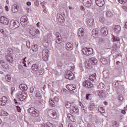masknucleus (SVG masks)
<instances>
[{
  "label": "nucleus",
  "mask_w": 127,
  "mask_h": 127,
  "mask_svg": "<svg viewBox=\"0 0 127 127\" xmlns=\"http://www.w3.org/2000/svg\"><path fill=\"white\" fill-rule=\"evenodd\" d=\"M27 112L34 118H37L39 116V111L33 107L29 108Z\"/></svg>",
  "instance_id": "obj_1"
},
{
  "label": "nucleus",
  "mask_w": 127,
  "mask_h": 127,
  "mask_svg": "<svg viewBox=\"0 0 127 127\" xmlns=\"http://www.w3.org/2000/svg\"><path fill=\"white\" fill-rule=\"evenodd\" d=\"M17 96L20 101H23L26 100L28 95L26 92H22L18 93Z\"/></svg>",
  "instance_id": "obj_2"
},
{
  "label": "nucleus",
  "mask_w": 127,
  "mask_h": 127,
  "mask_svg": "<svg viewBox=\"0 0 127 127\" xmlns=\"http://www.w3.org/2000/svg\"><path fill=\"white\" fill-rule=\"evenodd\" d=\"M34 94L37 98V101H38L40 104L43 103V99H42V95L40 94V91L38 89H36L34 91Z\"/></svg>",
  "instance_id": "obj_3"
},
{
  "label": "nucleus",
  "mask_w": 127,
  "mask_h": 127,
  "mask_svg": "<svg viewBox=\"0 0 127 127\" xmlns=\"http://www.w3.org/2000/svg\"><path fill=\"white\" fill-rule=\"evenodd\" d=\"M43 59L44 61H48L49 57V50L47 49L43 50Z\"/></svg>",
  "instance_id": "obj_4"
},
{
  "label": "nucleus",
  "mask_w": 127,
  "mask_h": 127,
  "mask_svg": "<svg viewBox=\"0 0 127 127\" xmlns=\"http://www.w3.org/2000/svg\"><path fill=\"white\" fill-rule=\"evenodd\" d=\"M65 79H68V80H74L75 79V77L74 76V74L72 72V71L70 70H67L66 74L65 75Z\"/></svg>",
  "instance_id": "obj_5"
},
{
  "label": "nucleus",
  "mask_w": 127,
  "mask_h": 127,
  "mask_svg": "<svg viewBox=\"0 0 127 127\" xmlns=\"http://www.w3.org/2000/svg\"><path fill=\"white\" fill-rule=\"evenodd\" d=\"M83 4L86 7L90 8L93 6V0H83Z\"/></svg>",
  "instance_id": "obj_6"
},
{
  "label": "nucleus",
  "mask_w": 127,
  "mask_h": 127,
  "mask_svg": "<svg viewBox=\"0 0 127 127\" xmlns=\"http://www.w3.org/2000/svg\"><path fill=\"white\" fill-rule=\"evenodd\" d=\"M82 52L84 55H87L89 56L93 54V49L92 48L84 49L82 50Z\"/></svg>",
  "instance_id": "obj_7"
},
{
  "label": "nucleus",
  "mask_w": 127,
  "mask_h": 127,
  "mask_svg": "<svg viewBox=\"0 0 127 127\" xmlns=\"http://www.w3.org/2000/svg\"><path fill=\"white\" fill-rule=\"evenodd\" d=\"M29 33L32 36H35L36 34H40V32L38 29L33 27L30 30Z\"/></svg>",
  "instance_id": "obj_8"
},
{
  "label": "nucleus",
  "mask_w": 127,
  "mask_h": 127,
  "mask_svg": "<svg viewBox=\"0 0 127 127\" xmlns=\"http://www.w3.org/2000/svg\"><path fill=\"white\" fill-rule=\"evenodd\" d=\"M48 114L49 117L52 118V119H56V117H57V113H56V111L53 110H49Z\"/></svg>",
  "instance_id": "obj_9"
},
{
  "label": "nucleus",
  "mask_w": 127,
  "mask_h": 127,
  "mask_svg": "<svg viewBox=\"0 0 127 127\" xmlns=\"http://www.w3.org/2000/svg\"><path fill=\"white\" fill-rule=\"evenodd\" d=\"M108 95L109 93H108V92L105 90H100L98 93V95L100 97V98H107Z\"/></svg>",
  "instance_id": "obj_10"
},
{
  "label": "nucleus",
  "mask_w": 127,
  "mask_h": 127,
  "mask_svg": "<svg viewBox=\"0 0 127 127\" xmlns=\"http://www.w3.org/2000/svg\"><path fill=\"white\" fill-rule=\"evenodd\" d=\"M41 127H56V124L54 123H51L48 122L47 123H44L40 125Z\"/></svg>",
  "instance_id": "obj_11"
},
{
  "label": "nucleus",
  "mask_w": 127,
  "mask_h": 127,
  "mask_svg": "<svg viewBox=\"0 0 127 127\" xmlns=\"http://www.w3.org/2000/svg\"><path fill=\"white\" fill-rule=\"evenodd\" d=\"M83 86L85 88H92L93 87V84L89 80H85L83 82Z\"/></svg>",
  "instance_id": "obj_12"
},
{
  "label": "nucleus",
  "mask_w": 127,
  "mask_h": 127,
  "mask_svg": "<svg viewBox=\"0 0 127 127\" xmlns=\"http://www.w3.org/2000/svg\"><path fill=\"white\" fill-rule=\"evenodd\" d=\"M0 23H2L3 24H5L7 25L8 23H9V21L8 19L5 17H1L0 18Z\"/></svg>",
  "instance_id": "obj_13"
},
{
  "label": "nucleus",
  "mask_w": 127,
  "mask_h": 127,
  "mask_svg": "<svg viewBox=\"0 0 127 127\" xmlns=\"http://www.w3.org/2000/svg\"><path fill=\"white\" fill-rule=\"evenodd\" d=\"M5 59L9 64H12L13 63V58H12V56L11 55H6Z\"/></svg>",
  "instance_id": "obj_14"
},
{
  "label": "nucleus",
  "mask_w": 127,
  "mask_h": 127,
  "mask_svg": "<svg viewBox=\"0 0 127 127\" xmlns=\"http://www.w3.org/2000/svg\"><path fill=\"white\" fill-rule=\"evenodd\" d=\"M58 102H59V98L57 97H55L54 100L52 99H50V104L52 107H54L55 103H58Z\"/></svg>",
  "instance_id": "obj_15"
},
{
  "label": "nucleus",
  "mask_w": 127,
  "mask_h": 127,
  "mask_svg": "<svg viewBox=\"0 0 127 127\" xmlns=\"http://www.w3.org/2000/svg\"><path fill=\"white\" fill-rule=\"evenodd\" d=\"M21 24L23 25H26L27 21H28V18L26 16H23L20 19Z\"/></svg>",
  "instance_id": "obj_16"
},
{
  "label": "nucleus",
  "mask_w": 127,
  "mask_h": 127,
  "mask_svg": "<svg viewBox=\"0 0 127 127\" xmlns=\"http://www.w3.org/2000/svg\"><path fill=\"white\" fill-rule=\"evenodd\" d=\"M57 18L61 23H63L65 21V18L61 14H58L57 15Z\"/></svg>",
  "instance_id": "obj_17"
},
{
  "label": "nucleus",
  "mask_w": 127,
  "mask_h": 127,
  "mask_svg": "<svg viewBox=\"0 0 127 127\" xmlns=\"http://www.w3.org/2000/svg\"><path fill=\"white\" fill-rule=\"evenodd\" d=\"M7 102V98L5 96H3L1 99H0V106H4Z\"/></svg>",
  "instance_id": "obj_18"
},
{
  "label": "nucleus",
  "mask_w": 127,
  "mask_h": 127,
  "mask_svg": "<svg viewBox=\"0 0 127 127\" xmlns=\"http://www.w3.org/2000/svg\"><path fill=\"white\" fill-rule=\"evenodd\" d=\"M85 30H84V28H80L78 29V37H82L83 38V37L84 36Z\"/></svg>",
  "instance_id": "obj_19"
},
{
  "label": "nucleus",
  "mask_w": 127,
  "mask_h": 127,
  "mask_svg": "<svg viewBox=\"0 0 127 127\" xmlns=\"http://www.w3.org/2000/svg\"><path fill=\"white\" fill-rule=\"evenodd\" d=\"M86 24L89 27L94 25V20L93 19H87Z\"/></svg>",
  "instance_id": "obj_20"
},
{
  "label": "nucleus",
  "mask_w": 127,
  "mask_h": 127,
  "mask_svg": "<svg viewBox=\"0 0 127 127\" xmlns=\"http://www.w3.org/2000/svg\"><path fill=\"white\" fill-rule=\"evenodd\" d=\"M95 2L98 6H103L105 4L104 0H95Z\"/></svg>",
  "instance_id": "obj_21"
},
{
  "label": "nucleus",
  "mask_w": 127,
  "mask_h": 127,
  "mask_svg": "<svg viewBox=\"0 0 127 127\" xmlns=\"http://www.w3.org/2000/svg\"><path fill=\"white\" fill-rule=\"evenodd\" d=\"M101 32L102 35H104V36H107V35H108V33H109L108 32V29L105 27L101 28Z\"/></svg>",
  "instance_id": "obj_22"
},
{
  "label": "nucleus",
  "mask_w": 127,
  "mask_h": 127,
  "mask_svg": "<svg viewBox=\"0 0 127 127\" xmlns=\"http://www.w3.org/2000/svg\"><path fill=\"white\" fill-rule=\"evenodd\" d=\"M0 63L3 68H5V69H8V64H7V63L1 60Z\"/></svg>",
  "instance_id": "obj_23"
},
{
  "label": "nucleus",
  "mask_w": 127,
  "mask_h": 127,
  "mask_svg": "<svg viewBox=\"0 0 127 127\" xmlns=\"http://www.w3.org/2000/svg\"><path fill=\"white\" fill-rule=\"evenodd\" d=\"M11 24L12 26L14 27V28H17L18 27H19V22L17 21L13 20V21H11Z\"/></svg>",
  "instance_id": "obj_24"
},
{
  "label": "nucleus",
  "mask_w": 127,
  "mask_h": 127,
  "mask_svg": "<svg viewBox=\"0 0 127 127\" xmlns=\"http://www.w3.org/2000/svg\"><path fill=\"white\" fill-rule=\"evenodd\" d=\"M70 114H78L79 113V109L77 108L73 107L70 110Z\"/></svg>",
  "instance_id": "obj_25"
},
{
  "label": "nucleus",
  "mask_w": 127,
  "mask_h": 127,
  "mask_svg": "<svg viewBox=\"0 0 127 127\" xmlns=\"http://www.w3.org/2000/svg\"><path fill=\"white\" fill-rule=\"evenodd\" d=\"M32 69L35 72L38 71V70H39V65L37 64H33L32 65Z\"/></svg>",
  "instance_id": "obj_26"
},
{
  "label": "nucleus",
  "mask_w": 127,
  "mask_h": 127,
  "mask_svg": "<svg viewBox=\"0 0 127 127\" xmlns=\"http://www.w3.org/2000/svg\"><path fill=\"white\" fill-rule=\"evenodd\" d=\"M89 80H90V81H92L93 82H94L95 80L97 79V74L96 73H94L90 75L89 76Z\"/></svg>",
  "instance_id": "obj_27"
},
{
  "label": "nucleus",
  "mask_w": 127,
  "mask_h": 127,
  "mask_svg": "<svg viewBox=\"0 0 127 127\" xmlns=\"http://www.w3.org/2000/svg\"><path fill=\"white\" fill-rule=\"evenodd\" d=\"M121 81L117 80L113 82L112 85L115 88H119Z\"/></svg>",
  "instance_id": "obj_28"
},
{
  "label": "nucleus",
  "mask_w": 127,
  "mask_h": 127,
  "mask_svg": "<svg viewBox=\"0 0 127 127\" xmlns=\"http://www.w3.org/2000/svg\"><path fill=\"white\" fill-rule=\"evenodd\" d=\"M73 48V45H72V44L70 43H67L66 44V49H67V50H72Z\"/></svg>",
  "instance_id": "obj_29"
},
{
  "label": "nucleus",
  "mask_w": 127,
  "mask_h": 127,
  "mask_svg": "<svg viewBox=\"0 0 127 127\" xmlns=\"http://www.w3.org/2000/svg\"><path fill=\"white\" fill-rule=\"evenodd\" d=\"M19 88L20 90H21L22 91H23V90H25V91H26V90H27L28 89L27 85H25V84H20L19 85Z\"/></svg>",
  "instance_id": "obj_30"
},
{
  "label": "nucleus",
  "mask_w": 127,
  "mask_h": 127,
  "mask_svg": "<svg viewBox=\"0 0 127 127\" xmlns=\"http://www.w3.org/2000/svg\"><path fill=\"white\" fill-rule=\"evenodd\" d=\"M68 90L69 91H74L75 89H76V85L75 84H69L68 86H67Z\"/></svg>",
  "instance_id": "obj_31"
},
{
  "label": "nucleus",
  "mask_w": 127,
  "mask_h": 127,
  "mask_svg": "<svg viewBox=\"0 0 127 127\" xmlns=\"http://www.w3.org/2000/svg\"><path fill=\"white\" fill-rule=\"evenodd\" d=\"M90 61L93 64V65H97V64H98V60L95 58H91Z\"/></svg>",
  "instance_id": "obj_32"
},
{
  "label": "nucleus",
  "mask_w": 127,
  "mask_h": 127,
  "mask_svg": "<svg viewBox=\"0 0 127 127\" xmlns=\"http://www.w3.org/2000/svg\"><path fill=\"white\" fill-rule=\"evenodd\" d=\"M92 35H93V37H95V35H98L99 33V29H93L92 30Z\"/></svg>",
  "instance_id": "obj_33"
},
{
  "label": "nucleus",
  "mask_w": 127,
  "mask_h": 127,
  "mask_svg": "<svg viewBox=\"0 0 127 127\" xmlns=\"http://www.w3.org/2000/svg\"><path fill=\"white\" fill-rule=\"evenodd\" d=\"M18 9H19V8L17 7V6H15L14 5H13L12 7V12L15 13L17 12L18 11Z\"/></svg>",
  "instance_id": "obj_34"
},
{
  "label": "nucleus",
  "mask_w": 127,
  "mask_h": 127,
  "mask_svg": "<svg viewBox=\"0 0 127 127\" xmlns=\"http://www.w3.org/2000/svg\"><path fill=\"white\" fill-rule=\"evenodd\" d=\"M106 17H112V16H113V13L110 10L107 11L106 13Z\"/></svg>",
  "instance_id": "obj_35"
},
{
  "label": "nucleus",
  "mask_w": 127,
  "mask_h": 127,
  "mask_svg": "<svg viewBox=\"0 0 127 127\" xmlns=\"http://www.w3.org/2000/svg\"><path fill=\"white\" fill-rule=\"evenodd\" d=\"M100 62H101V63L104 65H106V64H107V63H108V61L107 60V59L105 58H102L100 59Z\"/></svg>",
  "instance_id": "obj_36"
},
{
  "label": "nucleus",
  "mask_w": 127,
  "mask_h": 127,
  "mask_svg": "<svg viewBox=\"0 0 127 127\" xmlns=\"http://www.w3.org/2000/svg\"><path fill=\"white\" fill-rule=\"evenodd\" d=\"M88 109L90 111H93L95 109V104L90 103L88 106Z\"/></svg>",
  "instance_id": "obj_37"
},
{
  "label": "nucleus",
  "mask_w": 127,
  "mask_h": 127,
  "mask_svg": "<svg viewBox=\"0 0 127 127\" xmlns=\"http://www.w3.org/2000/svg\"><path fill=\"white\" fill-rule=\"evenodd\" d=\"M114 28H115V30L116 32H119V31H120L121 30V26L119 25H115Z\"/></svg>",
  "instance_id": "obj_38"
},
{
  "label": "nucleus",
  "mask_w": 127,
  "mask_h": 127,
  "mask_svg": "<svg viewBox=\"0 0 127 127\" xmlns=\"http://www.w3.org/2000/svg\"><path fill=\"white\" fill-rule=\"evenodd\" d=\"M104 87H105V84L103 82H101L99 83L97 88L99 90H101V89H104Z\"/></svg>",
  "instance_id": "obj_39"
},
{
  "label": "nucleus",
  "mask_w": 127,
  "mask_h": 127,
  "mask_svg": "<svg viewBox=\"0 0 127 127\" xmlns=\"http://www.w3.org/2000/svg\"><path fill=\"white\" fill-rule=\"evenodd\" d=\"M85 64V66L86 68H87V69H91L92 65L89 63V61H88V62H86Z\"/></svg>",
  "instance_id": "obj_40"
},
{
  "label": "nucleus",
  "mask_w": 127,
  "mask_h": 127,
  "mask_svg": "<svg viewBox=\"0 0 127 127\" xmlns=\"http://www.w3.org/2000/svg\"><path fill=\"white\" fill-rule=\"evenodd\" d=\"M71 103H70L69 102H66L65 103V106L66 108V109H70V108H71Z\"/></svg>",
  "instance_id": "obj_41"
},
{
  "label": "nucleus",
  "mask_w": 127,
  "mask_h": 127,
  "mask_svg": "<svg viewBox=\"0 0 127 127\" xmlns=\"http://www.w3.org/2000/svg\"><path fill=\"white\" fill-rule=\"evenodd\" d=\"M32 50L34 51L35 52L38 50V45H34L32 47Z\"/></svg>",
  "instance_id": "obj_42"
},
{
  "label": "nucleus",
  "mask_w": 127,
  "mask_h": 127,
  "mask_svg": "<svg viewBox=\"0 0 127 127\" xmlns=\"http://www.w3.org/2000/svg\"><path fill=\"white\" fill-rule=\"evenodd\" d=\"M98 109L100 113H105L106 112V110H105V109L103 107H99Z\"/></svg>",
  "instance_id": "obj_43"
},
{
  "label": "nucleus",
  "mask_w": 127,
  "mask_h": 127,
  "mask_svg": "<svg viewBox=\"0 0 127 127\" xmlns=\"http://www.w3.org/2000/svg\"><path fill=\"white\" fill-rule=\"evenodd\" d=\"M5 79L7 82H10V80H11V77H10V75H9V74L6 75Z\"/></svg>",
  "instance_id": "obj_44"
},
{
  "label": "nucleus",
  "mask_w": 127,
  "mask_h": 127,
  "mask_svg": "<svg viewBox=\"0 0 127 127\" xmlns=\"http://www.w3.org/2000/svg\"><path fill=\"white\" fill-rule=\"evenodd\" d=\"M0 116H5V117H7V116H8V113H7V112H5V111H2L1 113Z\"/></svg>",
  "instance_id": "obj_45"
},
{
  "label": "nucleus",
  "mask_w": 127,
  "mask_h": 127,
  "mask_svg": "<svg viewBox=\"0 0 127 127\" xmlns=\"http://www.w3.org/2000/svg\"><path fill=\"white\" fill-rule=\"evenodd\" d=\"M62 42V39H61V37L57 38L56 40V43H58L59 44H60L61 42Z\"/></svg>",
  "instance_id": "obj_46"
},
{
  "label": "nucleus",
  "mask_w": 127,
  "mask_h": 127,
  "mask_svg": "<svg viewBox=\"0 0 127 127\" xmlns=\"http://www.w3.org/2000/svg\"><path fill=\"white\" fill-rule=\"evenodd\" d=\"M47 37L48 39H51V38H52V33L50 32L47 35Z\"/></svg>",
  "instance_id": "obj_47"
},
{
  "label": "nucleus",
  "mask_w": 127,
  "mask_h": 127,
  "mask_svg": "<svg viewBox=\"0 0 127 127\" xmlns=\"http://www.w3.org/2000/svg\"><path fill=\"white\" fill-rule=\"evenodd\" d=\"M109 70H105L103 71V75L104 76H109Z\"/></svg>",
  "instance_id": "obj_48"
},
{
  "label": "nucleus",
  "mask_w": 127,
  "mask_h": 127,
  "mask_svg": "<svg viewBox=\"0 0 127 127\" xmlns=\"http://www.w3.org/2000/svg\"><path fill=\"white\" fill-rule=\"evenodd\" d=\"M127 1V0H118V2H120V3H122L123 4H125Z\"/></svg>",
  "instance_id": "obj_49"
},
{
  "label": "nucleus",
  "mask_w": 127,
  "mask_h": 127,
  "mask_svg": "<svg viewBox=\"0 0 127 127\" xmlns=\"http://www.w3.org/2000/svg\"><path fill=\"white\" fill-rule=\"evenodd\" d=\"M113 126L115 127H119V124H118V123L117 121H113Z\"/></svg>",
  "instance_id": "obj_50"
},
{
  "label": "nucleus",
  "mask_w": 127,
  "mask_h": 127,
  "mask_svg": "<svg viewBox=\"0 0 127 127\" xmlns=\"http://www.w3.org/2000/svg\"><path fill=\"white\" fill-rule=\"evenodd\" d=\"M82 106L83 107V108L82 109V112H84V113H87V108L86 107H84L83 104H82Z\"/></svg>",
  "instance_id": "obj_51"
},
{
  "label": "nucleus",
  "mask_w": 127,
  "mask_h": 127,
  "mask_svg": "<svg viewBox=\"0 0 127 127\" xmlns=\"http://www.w3.org/2000/svg\"><path fill=\"white\" fill-rule=\"evenodd\" d=\"M99 20L100 22H104V21H105V18L104 17V16H101L100 17Z\"/></svg>",
  "instance_id": "obj_52"
},
{
  "label": "nucleus",
  "mask_w": 127,
  "mask_h": 127,
  "mask_svg": "<svg viewBox=\"0 0 127 127\" xmlns=\"http://www.w3.org/2000/svg\"><path fill=\"white\" fill-rule=\"evenodd\" d=\"M56 36L57 37V38H60V36H61V35H60V33H58V32H57L56 33Z\"/></svg>",
  "instance_id": "obj_53"
},
{
  "label": "nucleus",
  "mask_w": 127,
  "mask_h": 127,
  "mask_svg": "<svg viewBox=\"0 0 127 127\" xmlns=\"http://www.w3.org/2000/svg\"><path fill=\"white\" fill-rule=\"evenodd\" d=\"M35 5H36V6H39V0H35Z\"/></svg>",
  "instance_id": "obj_54"
},
{
  "label": "nucleus",
  "mask_w": 127,
  "mask_h": 127,
  "mask_svg": "<svg viewBox=\"0 0 127 127\" xmlns=\"http://www.w3.org/2000/svg\"><path fill=\"white\" fill-rule=\"evenodd\" d=\"M114 41H120V38L117 37H114Z\"/></svg>",
  "instance_id": "obj_55"
},
{
  "label": "nucleus",
  "mask_w": 127,
  "mask_h": 127,
  "mask_svg": "<svg viewBox=\"0 0 127 127\" xmlns=\"http://www.w3.org/2000/svg\"><path fill=\"white\" fill-rule=\"evenodd\" d=\"M43 10L45 13H47V10H46V7H45V6H43Z\"/></svg>",
  "instance_id": "obj_56"
},
{
  "label": "nucleus",
  "mask_w": 127,
  "mask_h": 127,
  "mask_svg": "<svg viewBox=\"0 0 127 127\" xmlns=\"http://www.w3.org/2000/svg\"><path fill=\"white\" fill-rule=\"evenodd\" d=\"M25 59H26V57L24 58V61L23 62V64H24V66H25V67H26V64L25 63L26 61H25Z\"/></svg>",
  "instance_id": "obj_57"
},
{
  "label": "nucleus",
  "mask_w": 127,
  "mask_h": 127,
  "mask_svg": "<svg viewBox=\"0 0 127 127\" xmlns=\"http://www.w3.org/2000/svg\"><path fill=\"white\" fill-rule=\"evenodd\" d=\"M123 8L125 11H127V5L123 6Z\"/></svg>",
  "instance_id": "obj_58"
},
{
  "label": "nucleus",
  "mask_w": 127,
  "mask_h": 127,
  "mask_svg": "<svg viewBox=\"0 0 127 127\" xmlns=\"http://www.w3.org/2000/svg\"><path fill=\"white\" fill-rule=\"evenodd\" d=\"M34 92V87H31L30 88V93H33Z\"/></svg>",
  "instance_id": "obj_59"
},
{
  "label": "nucleus",
  "mask_w": 127,
  "mask_h": 127,
  "mask_svg": "<svg viewBox=\"0 0 127 127\" xmlns=\"http://www.w3.org/2000/svg\"><path fill=\"white\" fill-rule=\"evenodd\" d=\"M14 102L15 103V105H19V103L17 102L16 99H14Z\"/></svg>",
  "instance_id": "obj_60"
},
{
  "label": "nucleus",
  "mask_w": 127,
  "mask_h": 127,
  "mask_svg": "<svg viewBox=\"0 0 127 127\" xmlns=\"http://www.w3.org/2000/svg\"><path fill=\"white\" fill-rule=\"evenodd\" d=\"M72 117V115H71L70 114H67V118L68 119H69V120H71V117Z\"/></svg>",
  "instance_id": "obj_61"
},
{
  "label": "nucleus",
  "mask_w": 127,
  "mask_h": 127,
  "mask_svg": "<svg viewBox=\"0 0 127 127\" xmlns=\"http://www.w3.org/2000/svg\"><path fill=\"white\" fill-rule=\"evenodd\" d=\"M80 9L81 10H83V11H85V8L84 7V6H80Z\"/></svg>",
  "instance_id": "obj_62"
},
{
  "label": "nucleus",
  "mask_w": 127,
  "mask_h": 127,
  "mask_svg": "<svg viewBox=\"0 0 127 127\" xmlns=\"http://www.w3.org/2000/svg\"><path fill=\"white\" fill-rule=\"evenodd\" d=\"M5 9L6 11H8V6L7 5L5 6Z\"/></svg>",
  "instance_id": "obj_63"
},
{
  "label": "nucleus",
  "mask_w": 127,
  "mask_h": 127,
  "mask_svg": "<svg viewBox=\"0 0 127 127\" xmlns=\"http://www.w3.org/2000/svg\"><path fill=\"white\" fill-rule=\"evenodd\" d=\"M0 32H1V33H2L3 34H4V30H3V29H1L0 30Z\"/></svg>",
  "instance_id": "obj_64"
}]
</instances>
